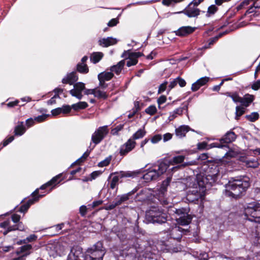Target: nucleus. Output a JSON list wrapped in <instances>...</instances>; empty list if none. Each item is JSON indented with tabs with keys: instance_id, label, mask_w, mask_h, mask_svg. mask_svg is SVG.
<instances>
[{
	"instance_id": "f257e3e1",
	"label": "nucleus",
	"mask_w": 260,
	"mask_h": 260,
	"mask_svg": "<svg viewBox=\"0 0 260 260\" xmlns=\"http://www.w3.org/2000/svg\"><path fill=\"white\" fill-rule=\"evenodd\" d=\"M219 168L216 165L208 167L204 175L200 173L196 177V183L193 185L189 192L196 196L194 199H203L206 191V185L215 182L219 175Z\"/></svg>"
},
{
	"instance_id": "f03ea898",
	"label": "nucleus",
	"mask_w": 260,
	"mask_h": 260,
	"mask_svg": "<svg viewBox=\"0 0 260 260\" xmlns=\"http://www.w3.org/2000/svg\"><path fill=\"white\" fill-rule=\"evenodd\" d=\"M249 186L250 179L247 176L233 178L225 186V195L236 199L239 198Z\"/></svg>"
},
{
	"instance_id": "7ed1b4c3",
	"label": "nucleus",
	"mask_w": 260,
	"mask_h": 260,
	"mask_svg": "<svg viewBox=\"0 0 260 260\" xmlns=\"http://www.w3.org/2000/svg\"><path fill=\"white\" fill-rule=\"evenodd\" d=\"M254 193L255 198L260 201V188H256ZM244 214L248 220L260 223V203H248L244 207Z\"/></svg>"
},
{
	"instance_id": "20e7f679",
	"label": "nucleus",
	"mask_w": 260,
	"mask_h": 260,
	"mask_svg": "<svg viewBox=\"0 0 260 260\" xmlns=\"http://www.w3.org/2000/svg\"><path fill=\"white\" fill-rule=\"evenodd\" d=\"M142 56H144L143 53L133 51L132 49L124 50L121 55L124 59L118 62L117 66H134L138 62V59Z\"/></svg>"
},
{
	"instance_id": "39448f33",
	"label": "nucleus",
	"mask_w": 260,
	"mask_h": 260,
	"mask_svg": "<svg viewBox=\"0 0 260 260\" xmlns=\"http://www.w3.org/2000/svg\"><path fill=\"white\" fill-rule=\"evenodd\" d=\"M167 215L158 208H152L146 212V218L152 223H162L166 222Z\"/></svg>"
},
{
	"instance_id": "423d86ee",
	"label": "nucleus",
	"mask_w": 260,
	"mask_h": 260,
	"mask_svg": "<svg viewBox=\"0 0 260 260\" xmlns=\"http://www.w3.org/2000/svg\"><path fill=\"white\" fill-rule=\"evenodd\" d=\"M103 244L101 242H96L92 247L87 250L91 256H89L88 260H102L105 252L103 250ZM88 260V258H86Z\"/></svg>"
},
{
	"instance_id": "0eeeda50",
	"label": "nucleus",
	"mask_w": 260,
	"mask_h": 260,
	"mask_svg": "<svg viewBox=\"0 0 260 260\" xmlns=\"http://www.w3.org/2000/svg\"><path fill=\"white\" fill-rule=\"evenodd\" d=\"M136 172L132 171H120L119 172H114L110 175L117 174L114 176L110 182V188L112 189H114L118 184V181L120 178L134 177L137 174Z\"/></svg>"
},
{
	"instance_id": "6e6552de",
	"label": "nucleus",
	"mask_w": 260,
	"mask_h": 260,
	"mask_svg": "<svg viewBox=\"0 0 260 260\" xmlns=\"http://www.w3.org/2000/svg\"><path fill=\"white\" fill-rule=\"evenodd\" d=\"M201 10L194 6L190 3L182 10L179 12L170 13V15L183 13L189 18L197 17L200 15Z\"/></svg>"
},
{
	"instance_id": "1a4fd4ad",
	"label": "nucleus",
	"mask_w": 260,
	"mask_h": 260,
	"mask_svg": "<svg viewBox=\"0 0 260 260\" xmlns=\"http://www.w3.org/2000/svg\"><path fill=\"white\" fill-rule=\"evenodd\" d=\"M107 126L99 127L92 135L91 141L95 145L100 143L108 134Z\"/></svg>"
},
{
	"instance_id": "9d476101",
	"label": "nucleus",
	"mask_w": 260,
	"mask_h": 260,
	"mask_svg": "<svg viewBox=\"0 0 260 260\" xmlns=\"http://www.w3.org/2000/svg\"><path fill=\"white\" fill-rule=\"evenodd\" d=\"M136 146V142L133 139H129L125 143L120 146L119 154L124 156L132 151Z\"/></svg>"
},
{
	"instance_id": "9b49d317",
	"label": "nucleus",
	"mask_w": 260,
	"mask_h": 260,
	"mask_svg": "<svg viewBox=\"0 0 260 260\" xmlns=\"http://www.w3.org/2000/svg\"><path fill=\"white\" fill-rule=\"evenodd\" d=\"M113 76V73L111 71H105L99 74L98 77L99 81V86L100 88L103 89L107 88L108 84L106 83V81L111 80Z\"/></svg>"
},
{
	"instance_id": "f8f14e48",
	"label": "nucleus",
	"mask_w": 260,
	"mask_h": 260,
	"mask_svg": "<svg viewBox=\"0 0 260 260\" xmlns=\"http://www.w3.org/2000/svg\"><path fill=\"white\" fill-rule=\"evenodd\" d=\"M85 89V84L82 82H78L74 85V88L70 91V94L79 100L82 98V91Z\"/></svg>"
},
{
	"instance_id": "ddd939ff",
	"label": "nucleus",
	"mask_w": 260,
	"mask_h": 260,
	"mask_svg": "<svg viewBox=\"0 0 260 260\" xmlns=\"http://www.w3.org/2000/svg\"><path fill=\"white\" fill-rule=\"evenodd\" d=\"M197 29L196 27L183 26L175 31L176 36L180 37H185L193 32Z\"/></svg>"
},
{
	"instance_id": "4468645a",
	"label": "nucleus",
	"mask_w": 260,
	"mask_h": 260,
	"mask_svg": "<svg viewBox=\"0 0 260 260\" xmlns=\"http://www.w3.org/2000/svg\"><path fill=\"white\" fill-rule=\"evenodd\" d=\"M187 232H188V230H185L176 225L172 229L170 235L173 239L179 241L182 238V234Z\"/></svg>"
},
{
	"instance_id": "2eb2a0df",
	"label": "nucleus",
	"mask_w": 260,
	"mask_h": 260,
	"mask_svg": "<svg viewBox=\"0 0 260 260\" xmlns=\"http://www.w3.org/2000/svg\"><path fill=\"white\" fill-rule=\"evenodd\" d=\"M118 40L116 38L112 37H108L106 38H104L99 40L98 43L99 45L104 47H108L110 46L117 44Z\"/></svg>"
},
{
	"instance_id": "dca6fc26",
	"label": "nucleus",
	"mask_w": 260,
	"mask_h": 260,
	"mask_svg": "<svg viewBox=\"0 0 260 260\" xmlns=\"http://www.w3.org/2000/svg\"><path fill=\"white\" fill-rule=\"evenodd\" d=\"M39 192L38 189H36L34 192L32 193L34 198L31 200H29L28 201L26 204L22 205L19 209L20 212H24L26 211L29 208L30 205L32 204L35 202L37 201L40 197H42V196L40 195L37 197H35V195L37 194Z\"/></svg>"
},
{
	"instance_id": "f3484780",
	"label": "nucleus",
	"mask_w": 260,
	"mask_h": 260,
	"mask_svg": "<svg viewBox=\"0 0 260 260\" xmlns=\"http://www.w3.org/2000/svg\"><path fill=\"white\" fill-rule=\"evenodd\" d=\"M209 79L208 77H204L198 79L192 84L191 90L193 91H197L201 86L205 85L209 81Z\"/></svg>"
},
{
	"instance_id": "a211bd4d",
	"label": "nucleus",
	"mask_w": 260,
	"mask_h": 260,
	"mask_svg": "<svg viewBox=\"0 0 260 260\" xmlns=\"http://www.w3.org/2000/svg\"><path fill=\"white\" fill-rule=\"evenodd\" d=\"M192 217L188 213L184 214L183 216L179 217L176 218V222L178 224L181 225H188L191 221Z\"/></svg>"
},
{
	"instance_id": "6ab92c4d",
	"label": "nucleus",
	"mask_w": 260,
	"mask_h": 260,
	"mask_svg": "<svg viewBox=\"0 0 260 260\" xmlns=\"http://www.w3.org/2000/svg\"><path fill=\"white\" fill-rule=\"evenodd\" d=\"M158 177V174L155 169L151 170L143 175V179L147 182L156 180Z\"/></svg>"
},
{
	"instance_id": "aec40b11",
	"label": "nucleus",
	"mask_w": 260,
	"mask_h": 260,
	"mask_svg": "<svg viewBox=\"0 0 260 260\" xmlns=\"http://www.w3.org/2000/svg\"><path fill=\"white\" fill-rule=\"evenodd\" d=\"M78 80V77L75 72H72L68 74L66 77L62 80V82L64 84H73Z\"/></svg>"
},
{
	"instance_id": "412c9836",
	"label": "nucleus",
	"mask_w": 260,
	"mask_h": 260,
	"mask_svg": "<svg viewBox=\"0 0 260 260\" xmlns=\"http://www.w3.org/2000/svg\"><path fill=\"white\" fill-rule=\"evenodd\" d=\"M190 129V127L187 125L180 126V127L176 129V135L179 138H182L185 136L186 134Z\"/></svg>"
},
{
	"instance_id": "4be33fe9",
	"label": "nucleus",
	"mask_w": 260,
	"mask_h": 260,
	"mask_svg": "<svg viewBox=\"0 0 260 260\" xmlns=\"http://www.w3.org/2000/svg\"><path fill=\"white\" fill-rule=\"evenodd\" d=\"M236 138L235 134L233 132H228L221 139L220 141L225 143H229L234 141Z\"/></svg>"
},
{
	"instance_id": "5701e85b",
	"label": "nucleus",
	"mask_w": 260,
	"mask_h": 260,
	"mask_svg": "<svg viewBox=\"0 0 260 260\" xmlns=\"http://www.w3.org/2000/svg\"><path fill=\"white\" fill-rule=\"evenodd\" d=\"M103 53L101 52H95L91 54L90 59L92 63L96 64L99 62L103 57Z\"/></svg>"
},
{
	"instance_id": "b1692460",
	"label": "nucleus",
	"mask_w": 260,
	"mask_h": 260,
	"mask_svg": "<svg viewBox=\"0 0 260 260\" xmlns=\"http://www.w3.org/2000/svg\"><path fill=\"white\" fill-rule=\"evenodd\" d=\"M25 132V128L23 125V122H19L18 124L15 127L14 133L15 135L21 136Z\"/></svg>"
},
{
	"instance_id": "393cba45",
	"label": "nucleus",
	"mask_w": 260,
	"mask_h": 260,
	"mask_svg": "<svg viewBox=\"0 0 260 260\" xmlns=\"http://www.w3.org/2000/svg\"><path fill=\"white\" fill-rule=\"evenodd\" d=\"M133 193V192H129L121 196H118L115 200L117 202V204L120 205L124 202L128 200L129 199V196H131Z\"/></svg>"
},
{
	"instance_id": "a878e982",
	"label": "nucleus",
	"mask_w": 260,
	"mask_h": 260,
	"mask_svg": "<svg viewBox=\"0 0 260 260\" xmlns=\"http://www.w3.org/2000/svg\"><path fill=\"white\" fill-rule=\"evenodd\" d=\"M100 86L94 88L95 91L94 93V96L98 99H106L107 98V95L106 92L101 90L100 89Z\"/></svg>"
},
{
	"instance_id": "bb28decb",
	"label": "nucleus",
	"mask_w": 260,
	"mask_h": 260,
	"mask_svg": "<svg viewBox=\"0 0 260 260\" xmlns=\"http://www.w3.org/2000/svg\"><path fill=\"white\" fill-rule=\"evenodd\" d=\"M168 168V165L165 162H161L159 164L158 169L156 170L158 177L165 173Z\"/></svg>"
},
{
	"instance_id": "cd10ccee",
	"label": "nucleus",
	"mask_w": 260,
	"mask_h": 260,
	"mask_svg": "<svg viewBox=\"0 0 260 260\" xmlns=\"http://www.w3.org/2000/svg\"><path fill=\"white\" fill-rule=\"evenodd\" d=\"M220 37H218V35H216L214 37L210 38L208 41V43L205 44L202 49H206L210 48L211 45H213Z\"/></svg>"
},
{
	"instance_id": "c85d7f7f",
	"label": "nucleus",
	"mask_w": 260,
	"mask_h": 260,
	"mask_svg": "<svg viewBox=\"0 0 260 260\" xmlns=\"http://www.w3.org/2000/svg\"><path fill=\"white\" fill-rule=\"evenodd\" d=\"M145 134L146 132L144 129H139L133 135L131 139L135 141V140L143 138L145 135Z\"/></svg>"
},
{
	"instance_id": "c756f323",
	"label": "nucleus",
	"mask_w": 260,
	"mask_h": 260,
	"mask_svg": "<svg viewBox=\"0 0 260 260\" xmlns=\"http://www.w3.org/2000/svg\"><path fill=\"white\" fill-rule=\"evenodd\" d=\"M171 181V178L168 177L162 182L159 189V191L161 193L164 194L167 191V187L169 186Z\"/></svg>"
},
{
	"instance_id": "7c9ffc66",
	"label": "nucleus",
	"mask_w": 260,
	"mask_h": 260,
	"mask_svg": "<svg viewBox=\"0 0 260 260\" xmlns=\"http://www.w3.org/2000/svg\"><path fill=\"white\" fill-rule=\"evenodd\" d=\"M216 5L213 4L210 5L208 8L206 14L207 17H210L211 15L214 14L218 10V7L216 6Z\"/></svg>"
},
{
	"instance_id": "2f4dec72",
	"label": "nucleus",
	"mask_w": 260,
	"mask_h": 260,
	"mask_svg": "<svg viewBox=\"0 0 260 260\" xmlns=\"http://www.w3.org/2000/svg\"><path fill=\"white\" fill-rule=\"evenodd\" d=\"M88 104L85 102H80L77 104L72 105V107L75 110H78L79 109H83L87 107Z\"/></svg>"
},
{
	"instance_id": "473e14b6",
	"label": "nucleus",
	"mask_w": 260,
	"mask_h": 260,
	"mask_svg": "<svg viewBox=\"0 0 260 260\" xmlns=\"http://www.w3.org/2000/svg\"><path fill=\"white\" fill-rule=\"evenodd\" d=\"M252 100H253V98L252 96H250L249 98H241L240 99V102L241 105H242V106L241 107H247L249 106V105L250 104V103H251L252 102Z\"/></svg>"
},
{
	"instance_id": "72a5a7b5",
	"label": "nucleus",
	"mask_w": 260,
	"mask_h": 260,
	"mask_svg": "<svg viewBox=\"0 0 260 260\" xmlns=\"http://www.w3.org/2000/svg\"><path fill=\"white\" fill-rule=\"evenodd\" d=\"M0 227L4 229H7V230L4 232V235H6L11 231H9V228H13V226L10 225V221L9 220H6L0 223Z\"/></svg>"
},
{
	"instance_id": "f704fd0d",
	"label": "nucleus",
	"mask_w": 260,
	"mask_h": 260,
	"mask_svg": "<svg viewBox=\"0 0 260 260\" xmlns=\"http://www.w3.org/2000/svg\"><path fill=\"white\" fill-rule=\"evenodd\" d=\"M184 158L185 156L183 155H178L174 156L172 158L171 163L172 164V165L180 164L184 161Z\"/></svg>"
},
{
	"instance_id": "c9c22d12",
	"label": "nucleus",
	"mask_w": 260,
	"mask_h": 260,
	"mask_svg": "<svg viewBox=\"0 0 260 260\" xmlns=\"http://www.w3.org/2000/svg\"><path fill=\"white\" fill-rule=\"evenodd\" d=\"M9 231L20 230L23 231L24 230V227L21 222H19L16 225H13V228H9Z\"/></svg>"
},
{
	"instance_id": "e433bc0d",
	"label": "nucleus",
	"mask_w": 260,
	"mask_h": 260,
	"mask_svg": "<svg viewBox=\"0 0 260 260\" xmlns=\"http://www.w3.org/2000/svg\"><path fill=\"white\" fill-rule=\"evenodd\" d=\"M236 110V119H238L239 117L244 113L245 108L241 106H237Z\"/></svg>"
},
{
	"instance_id": "4c0bfd02",
	"label": "nucleus",
	"mask_w": 260,
	"mask_h": 260,
	"mask_svg": "<svg viewBox=\"0 0 260 260\" xmlns=\"http://www.w3.org/2000/svg\"><path fill=\"white\" fill-rule=\"evenodd\" d=\"M157 109L155 106L151 105L145 109V112L150 115H153L156 113Z\"/></svg>"
},
{
	"instance_id": "58836bf2",
	"label": "nucleus",
	"mask_w": 260,
	"mask_h": 260,
	"mask_svg": "<svg viewBox=\"0 0 260 260\" xmlns=\"http://www.w3.org/2000/svg\"><path fill=\"white\" fill-rule=\"evenodd\" d=\"M258 116L259 115L257 113L253 112L249 115H246V117L248 120L253 122L258 118Z\"/></svg>"
},
{
	"instance_id": "ea45409f",
	"label": "nucleus",
	"mask_w": 260,
	"mask_h": 260,
	"mask_svg": "<svg viewBox=\"0 0 260 260\" xmlns=\"http://www.w3.org/2000/svg\"><path fill=\"white\" fill-rule=\"evenodd\" d=\"M32 248V246L30 244L25 245L22 246L20 248V251H17V254H20L21 253L26 252L28 250H30Z\"/></svg>"
},
{
	"instance_id": "a19ab883",
	"label": "nucleus",
	"mask_w": 260,
	"mask_h": 260,
	"mask_svg": "<svg viewBox=\"0 0 260 260\" xmlns=\"http://www.w3.org/2000/svg\"><path fill=\"white\" fill-rule=\"evenodd\" d=\"M102 172L101 171H94L92 173L90 174V178L88 179L85 180L86 181L87 180H92L93 179H95L96 178H97L98 176L101 175L102 174Z\"/></svg>"
},
{
	"instance_id": "79ce46f5",
	"label": "nucleus",
	"mask_w": 260,
	"mask_h": 260,
	"mask_svg": "<svg viewBox=\"0 0 260 260\" xmlns=\"http://www.w3.org/2000/svg\"><path fill=\"white\" fill-rule=\"evenodd\" d=\"M110 161H111V158L109 157H107L106 159H105L104 160L100 162L98 164V166L99 167H104L107 166L110 164Z\"/></svg>"
},
{
	"instance_id": "37998d69",
	"label": "nucleus",
	"mask_w": 260,
	"mask_h": 260,
	"mask_svg": "<svg viewBox=\"0 0 260 260\" xmlns=\"http://www.w3.org/2000/svg\"><path fill=\"white\" fill-rule=\"evenodd\" d=\"M122 66H112L110 69V71L113 73L114 72L116 74H119L122 71Z\"/></svg>"
},
{
	"instance_id": "c03bdc74",
	"label": "nucleus",
	"mask_w": 260,
	"mask_h": 260,
	"mask_svg": "<svg viewBox=\"0 0 260 260\" xmlns=\"http://www.w3.org/2000/svg\"><path fill=\"white\" fill-rule=\"evenodd\" d=\"M49 116V115L47 114H43L42 115L36 117L34 120L38 121V122H41L45 121Z\"/></svg>"
},
{
	"instance_id": "a18cd8bd",
	"label": "nucleus",
	"mask_w": 260,
	"mask_h": 260,
	"mask_svg": "<svg viewBox=\"0 0 260 260\" xmlns=\"http://www.w3.org/2000/svg\"><path fill=\"white\" fill-rule=\"evenodd\" d=\"M123 127V125L122 124H119L117 125L115 128H113L111 133L113 135H117L118 132L122 130Z\"/></svg>"
},
{
	"instance_id": "49530a36",
	"label": "nucleus",
	"mask_w": 260,
	"mask_h": 260,
	"mask_svg": "<svg viewBox=\"0 0 260 260\" xmlns=\"http://www.w3.org/2000/svg\"><path fill=\"white\" fill-rule=\"evenodd\" d=\"M77 70L81 73H87L88 72V68L87 66H77Z\"/></svg>"
},
{
	"instance_id": "de8ad7c7",
	"label": "nucleus",
	"mask_w": 260,
	"mask_h": 260,
	"mask_svg": "<svg viewBox=\"0 0 260 260\" xmlns=\"http://www.w3.org/2000/svg\"><path fill=\"white\" fill-rule=\"evenodd\" d=\"M118 22H119V21L118 20V19L113 18L109 21L107 25L109 27H113V26H116L118 24Z\"/></svg>"
},
{
	"instance_id": "09e8293b",
	"label": "nucleus",
	"mask_w": 260,
	"mask_h": 260,
	"mask_svg": "<svg viewBox=\"0 0 260 260\" xmlns=\"http://www.w3.org/2000/svg\"><path fill=\"white\" fill-rule=\"evenodd\" d=\"M37 237L35 235H34V234L31 235L29 237H28L26 239L23 240V243H25L27 242H32V241H35L37 239Z\"/></svg>"
},
{
	"instance_id": "8fccbe9b",
	"label": "nucleus",
	"mask_w": 260,
	"mask_h": 260,
	"mask_svg": "<svg viewBox=\"0 0 260 260\" xmlns=\"http://www.w3.org/2000/svg\"><path fill=\"white\" fill-rule=\"evenodd\" d=\"M162 137L160 135H156L153 136L151 139V141L152 143H156L161 140Z\"/></svg>"
},
{
	"instance_id": "3c124183",
	"label": "nucleus",
	"mask_w": 260,
	"mask_h": 260,
	"mask_svg": "<svg viewBox=\"0 0 260 260\" xmlns=\"http://www.w3.org/2000/svg\"><path fill=\"white\" fill-rule=\"evenodd\" d=\"M74 248L71 249V253L69 255V259L68 260H72V256L74 257V260H77L79 255H76L75 252H74Z\"/></svg>"
},
{
	"instance_id": "603ef678",
	"label": "nucleus",
	"mask_w": 260,
	"mask_h": 260,
	"mask_svg": "<svg viewBox=\"0 0 260 260\" xmlns=\"http://www.w3.org/2000/svg\"><path fill=\"white\" fill-rule=\"evenodd\" d=\"M61 108L62 110V113L63 114L69 113L71 110V108L69 105L63 106Z\"/></svg>"
},
{
	"instance_id": "864d4df0",
	"label": "nucleus",
	"mask_w": 260,
	"mask_h": 260,
	"mask_svg": "<svg viewBox=\"0 0 260 260\" xmlns=\"http://www.w3.org/2000/svg\"><path fill=\"white\" fill-rule=\"evenodd\" d=\"M89 153L90 152L88 151H86L83 154V155L80 157L79 158L77 161L79 162H82L84 160L86 159V158L88 156L89 154Z\"/></svg>"
},
{
	"instance_id": "5fc2aeb1",
	"label": "nucleus",
	"mask_w": 260,
	"mask_h": 260,
	"mask_svg": "<svg viewBox=\"0 0 260 260\" xmlns=\"http://www.w3.org/2000/svg\"><path fill=\"white\" fill-rule=\"evenodd\" d=\"M174 212L179 217L183 216L184 214H187L184 209H176Z\"/></svg>"
},
{
	"instance_id": "6e6d98bb",
	"label": "nucleus",
	"mask_w": 260,
	"mask_h": 260,
	"mask_svg": "<svg viewBox=\"0 0 260 260\" xmlns=\"http://www.w3.org/2000/svg\"><path fill=\"white\" fill-rule=\"evenodd\" d=\"M11 218H12V221L14 223H17L18 222H19V220L20 219V216L18 214H14L12 215Z\"/></svg>"
},
{
	"instance_id": "4d7b16f0",
	"label": "nucleus",
	"mask_w": 260,
	"mask_h": 260,
	"mask_svg": "<svg viewBox=\"0 0 260 260\" xmlns=\"http://www.w3.org/2000/svg\"><path fill=\"white\" fill-rule=\"evenodd\" d=\"M61 108H57L51 111V114L53 116H56L62 113Z\"/></svg>"
},
{
	"instance_id": "13d9d810",
	"label": "nucleus",
	"mask_w": 260,
	"mask_h": 260,
	"mask_svg": "<svg viewBox=\"0 0 260 260\" xmlns=\"http://www.w3.org/2000/svg\"><path fill=\"white\" fill-rule=\"evenodd\" d=\"M167 84V82H165L160 85L158 91L159 93L164 91L166 90Z\"/></svg>"
},
{
	"instance_id": "bf43d9fd",
	"label": "nucleus",
	"mask_w": 260,
	"mask_h": 260,
	"mask_svg": "<svg viewBox=\"0 0 260 260\" xmlns=\"http://www.w3.org/2000/svg\"><path fill=\"white\" fill-rule=\"evenodd\" d=\"M252 89L255 90H258L260 88V80L254 82L251 86Z\"/></svg>"
},
{
	"instance_id": "052dcab7",
	"label": "nucleus",
	"mask_w": 260,
	"mask_h": 260,
	"mask_svg": "<svg viewBox=\"0 0 260 260\" xmlns=\"http://www.w3.org/2000/svg\"><path fill=\"white\" fill-rule=\"evenodd\" d=\"M257 8H260V6H250V7L245 12L244 16H246L248 14L253 13L254 12V8L256 9Z\"/></svg>"
},
{
	"instance_id": "680f3d73",
	"label": "nucleus",
	"mask_w": 260,
	"mask_h": 260,
	"mask_svg": "<svg viewBox=\"0 0 260 260\" xmlns=\"http://www.w3.org/2000/svg\"><path fill=\"white\" fill-rule=\"evenodd\" d=\"M177 83L179 84L180 87H184L186 85L185 81L179 77L177 78Z\"/></svg>"
},
{
	"instance_id": "e2e57ef3",
	"label": "nucleus",
	"mask_w": 260,
	"mask_h": 260,
	"mask_svg": "<svg viewBox=\"0 0 260 260\" xmlns=\"http://www.w3.org/2000/svg\"><path fill=\"white\" fill-rule=\"evenodd\" d=\"M117 206H118V205L117 204V203L116 202V201L114 200L112 202V203H111V204H110L109 206H108L106 207V209L107 210H112V209H113L114 208H115Z\"/></svg>"
},
{
	"instance_id": "0e129e2a",
	"label": "nucleus",
	"mask_w": 260,
	"mask_h": 260,
	"mask_svg": "<svg viewBox=\"0 0 260 260\" xmlns=\"http://www.w3.org/2000/svg\"><path fill=\"white\" fill-rule=\"evenodd\" d=\"M167 98L165 95L160 96L157 100V103L159 105L166 102Z\"/></svg>"
},
{
	"instance_id": "69168bd1",
	"label": "nucleus",
	"mask_w": 260,
	"mask_h": 260,
	"mask_svg": "<svg viewBox=\"0 0 260 260\" xmlns=\"http://www.w3.org/2000/svg\"><path fill=\"white\" fill-rule=\"evenodd\" d=\"M87 208L85 206H82L80 208V213L82 216H84L86 214Z\"/></svg>"
},
{
	"instance_id": "338daca9",
	"label": "nucleus",
	"mask_w": 260,
	"mask_h": 260,
	"mask_svg": "<svg viewBox=\"0 0 260 260\" xmlns=\"http://www.w3.org/2000/svg\"><path fill=\"white\" fill-rule=\"evenodd\" d=\"M157 55V53L154 51H152L151 53L146 56V58L148 60H151Z\"/></svg>"
},
{
	"instance_id": "774afa93",
	"label": "nucleus",
	"mask_w": 260,
	"mask_h": 260,
	"mask_svg": "<svg viewBox=\"0 0 260 260\" xmlns=\"http://www.w3.org/2000/svg\"><path fill=\"white\" fill-rule=\"evenodd\" d=\"M233 101L235 103H239L241 98L239 97L238 95L234 94L230 95Z\"/></svg>"
}]
</instances>
